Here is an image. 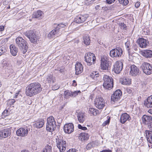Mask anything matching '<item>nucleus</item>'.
<instances>
[{"mask_svg": "<svg viewBox=\"0 0 152 152\" xmlns=\"http://www.w3.org/2000/svg\"><path fill=\"white\" fill-rule=\"evenodd\" d=\"M42 90L40 84L38 82H34L30 84L26 87V93L27 96L31 97L39 94Z\"/></svg>", "mask_w": 152, "mask_h": 152, "instance_id": "f257e3e1", "label": "nucleus"}, {"mask_svg": "<svg viewBox=\"0 0 152 152\" xmlns=\"http://www.w3.org/2000/svg\"><path fill=\"white\" fill-rule=\"evenodd\" d=\"M16 43L21 52L23 53H25L27 51L28 48V43L27 42L21 37H17L15 40Z\"/></svg>", "mask_w": 152, "mask_h": 152, "instance_id": "f03ea898", "label": "nucleus"}, {"mask_svg": "<svg viewBox=\"0 0 152 152\" xmlns=\"http://www.w3.org/2000/svg\"><path fill=\"white\" fill-rule=\"evenodd\" d=\"M56 145L59 150L60 152H64L66 149V142L63 140V137L58 136L56 138Z\"/></svg>", "mask_w": 152, "mask_h": 152, "instance_id": "7ed1b4c3", "label": "nucleus"}, {"mask_svg": "<svg viewBox=\"0 0 152 152\" xmlns=\"http://www.w3.org/2000/svg\"><path fill=\"white\" fill-rule=\"evenodd\" d=\"M47 121L46 127L47 130L49 132L54 131L56 126L54 118L53 116H50L47 118Z\"/></svg>", "mask_w": 152, "mask_h": 152, "instance_id": "20e7f679", "label": "nucleus"}, {"mask_svg": "<svg viewBox=\"0 0 152 152\" xmlns=\"http://www.w3.org/2000/svg\"><path fill=\"white\" fill-rule=\"evenodd\" d=\"M104 82L103 87L107 89H110L113 87V80L111 77L107 75H104L103 77Z\"/></svg>", "mask_w": 152, "mask_h": 152, "instance_id": "39448f33", "label": "nucleus"}, {"mask_svg": "<svg viewBox=\"0 0 152 152\" xmlns=\"http://www.w3.org/2000/svg\"><path fill=\"white\" fill-rule=\"evenodd\" d=\"M143 72L147 75L152 73V64L146 62H143L140 66Z\"/></svg>", "mask_w": 152, "mask_h": 152, "instance_id": "423d86ee", "label": "nucleus"}, {"mask_svg": "<svg viewBox=\"0 0 152 152\" xmlns=\"http://www.w3.org/2000/svg\"><path fill=\"white\" fill-rule=\"evenodd\" d=\"M109 59L108 58L104 56L101 58V67L102 69H109L111 65V62L110 61Z\"/></svg>", "mask_w": 152, "mask_h": 152, "instance_id": "0eeeda50", "label": "nucleus"}, {"mask_svg": "<svg viewBox=\"0 0 152 152\" xmlns=\"http://www.w3.org/2000/svg\"><path fill=\"white\" fill-rule=\"evenodd\" d=\"M85 61L87 63L88 65L90 66L94 63L96 60L95 55L93 53L88 52L86 53L85 56Z\"/></svg>", "mask_w": 152, "mask_h": 152, "instance_id": "6e6552de", "label": "nucleus"}, {"mask_svg": "<svg viewBox=\"0 0 152 152\" xmlns=\"http://www.w3.org/2000/svg\"><path fill=\"white\" fill-rule=\"evenodd\" d=\"M123 53V50L121 48L116 47V48L110 50V55L113 58L120 57L121 56Z\"/></svg>", "mask_w": 152, "mask_h": 152, "instance_id": "1a4fd4ad", "label": "nucleus"}, {"mask_svg": "<svg viewBox=\"0 0 152 152\" xmlns=\"http://www.w3.org/2000/svg\"><path fill=\"white\" fill-rule=\"evenodd\" d=\"M24 34L29 39L32 43H36L37 42V36L33 31H27L24 32Z\"/></svg>", "mask_w": 152, "mask_h": 152, "instance_id": "9d476101", "label": "nucleus"}, {"mask_svg": "<svg viewBox=\"0 0 152 152\" xmlns=\"http://www.w3.org/2000/svg\"><path fill=\"white\" fill-rule=\"evenodd\" d=\"M95 106L98 109H102L104 106L105 102L101 97L96 98L94 101Z\"/></svg>", "mask_w": 152, "mask_h": 152, "instance_id": "9b49d317", "label": "nucleus"}, {"mask_svg": "<svg viewBox=\"0 0 152 152\" xmlns=\"http://www.w3.org/2000/svg\"><path fill=\"white\" fill-rule=\"evenodd\" d=\"M123 64L121 61H117L113 65V71L117 74L120 73L123 68Z\"/></svg>", "mask_w": 152, "mask_h": 152, "instance_id": "f8f14e48", "label": "nucleus"}, {"mask_svg": "<svg viewBox=\"0 0 152 152\" xmlns=\"http://www.w3.org/2000/svg\"><path fill=\"white\" fill-rule=\"evenodd\" d=\"M88 17V15L87 14L79 15L75 18V20L77 23H82L86 21Z\"/></svg>", "mask_w": 152, "mask_h": 152, "instance_id": "ddd939ff", "label": "nucleus"}, {"mask_svg": "<svg viewBox=\"0 0 152 152\" xmlns=\"http://www.w3.org/2000/svg\"><path fill=\"white\" fill-rule=\"evenodd\" d=\"M64 132L66 133L70 134L74 130V126L72 123L65 124L64 126Z\"/></svg>", "mask_w": 152, "mask_h": 152, "instance_id": "4468645a", "label": "nucleus"}, {"mask_svg": "<svg viewBox=\"0 0 152 152\" xmlns=\"http://www.w3.org/2000/svg\"><path fill=\"white\" fill-rule=\"evenodd\" d=\"M10 134L11 130L10 129L5 128L2 129L0 132V139L8 137Z\"/></svg>", "mask_w": 152, "mask_h": 152, "instance_id": "2eb2a0df", "label": "nucleus"}, {"mask_svg": "<svg viewBox=\"0 0 152 152\" xmlns=\"http://www.w3.org/2000/svg\"><path fill=\"white\" fill-rule=\"evenodd\" d=\"M138 43L141 48H145L149 46V42L148 40L140 38L137 40Z\"/></svg>", "mask_w": 152, "mask_h": 152, "instance_id": "dca6fc26", "label": "nucleus"}, {"mask_svg": "<svg viewBox=\"0 0 152 152\" xmlns=\"http://www.w3.org/2000/svg\"><path fill=\"white\" fill-rule=\"evenodd\" d=\"M28 132V129H27L20 128L17 130L16 134L18 136L24 137L27 135Z\"/></svg>", "mask_w": 152, "mask_h": 152, "instance_id": "f3484780", "label": "nucleus"}, {"mask_svg": "<svg viewBox=\"0 0 152 152\" xmlns=\"http://www.w3.org/2000/svg\"><path fill=\"white\" fill-rule=\"evenodd\" d=\"M142 119L143 124L148 126L152 121V117L145 115L142 117Z\"/></svg>", "mask_w": 152, "mask_h": 152, "instance_id": "a211bd4d", "label": "nucleus"}, {"mask_svg": "<svg viewBox=\"0 0 152 152\" xmlns=\"http://www.w3.org/2000/svg\"><path fill=\"white\" fill-rule=\"evenodd\" d=\"M131 70L130 75L132 76H135L138 75L139 69L134 65H132L131 66Z\"/></svg>", "mask_w": 152, "mask_h": 152, "instance_id": "6ab92c4d", "label": "nucleus"}, {"mask_svg": "<svg viewBox=\"0 0 152 152\" xmlns=\"http://www.w3.org/2000/svg\"><path fill=\"white\" fill-rule=\"evenodd\" d=\"M131 117L127 113H124L122 114L121 116L120 121L121 123L124 124L127 121H129Z\"/></svg>", "mask_w": 152, "mask_h": 152, "instance_id": "aec40b11", "label": "nucleus"}, {"mask_svg": "<svg viewBox=\"0 0 152 152\" xmlns=\"http://www.w3.org/2000/svg\"><path fill=\"white\" fill-rule=\"evenodd\" d=\"M75 74L77 75H79L82 73L83 70V68L82 64L79 62H77L75 64Z\"/></svg>", "mask_w": 152, "mask_h": 152, "instance_id": "412c9836", "label": "nucleus"}, {"mask_svg": "<svg viewBox=\"0 0 152 152\" xmlns=\"http://www.w3.org/2000/svg\"><path fill=\"white\" fill-rule=\"evenodd\" d=\"M141 54L147 58L152 57V51L150 50H146L141 52Z\"/></svg>", "mask_w": 152, "mask_h": 152, "instance_id": "4be33fe9", "label": "nucleus"}, {"mask_svg": "<svg viewBox=\"0 0 152 152\" xmlns=\"http://www.w3.org/2000/svg\"><path fill=\"white\" fill-rule=\"evenodd\" d=\"M59 26H57L55 29L50 32L48 35V38H50L51 37H53L54 35H56L57 34H58L59 31Z\"/></svg>", "mask_w": 152, "mask_h": 152, "instance_id": "5701e85b", "label": "nucleus"}, {"mask_svg": "<svg viewBox=\"0 0 152 152\" xmlns=\"http://www.w3.org/2000/svg\"><path fill=\"white\" fill-rule=\"evenodd\" d=\"M144 105L148 108L152 107V96L148 97L147 99L145 101Z\"/></svg>", "mask_w": 152, "mask_h": 152, "instance_id": "b1692460", "label": "nucleus"}, {"mask_svg": "<svg viewBox=\"0 0 152 152\" xmlns=\"http://www.w3.org/2000/svg\"><path fill=\"white\" fill-rule=\"evenodd\" d=\"M145 133L148 141L152 143V131L147 130L145 131Z\"/></svg>", "mask_w": 152, "mask_h": 152, "instance_id": "393cba45", "label": "nucleus"}, {"mask_svg": "<svg viewBox=\"0 0 152 152\" xmlns=\"http://www.w3.org/2000/svg\"><path fill=\"white\" fill-rule=\"evenodd\" d=\"M85 114L82 112H80L77 114L78 120L80 123H83L85 120Z\"/></svg>", "mask_w": 152, "mask_h": 152, "instance_id": "a878e982", "label": "nucleus"}, {"mask_svg": "<svg viewBox=\"0 0 152 152\" xmlns=\"http://www.w3.org/2000/svg\"><path fill=\"white\" fill-rule=\"evenodd\" d=\"M120 81L123 85H129L131 83V80L126 77L121 78Z\"/></svg>", "mask_w": 152, "mask_h": 152, "instance_id": "bb28decb", "label": "nucleus"}, {"mask_svg": "<svg viewBox=\"0 0 152 152\" xmlns=\"http://www.w3.org/2000/svg\"><path fill=\"white\" fill-rule=\"evenodd\" d=\"M10 51L12 55L15 56L17 55L18 52V48L13 45H11L10 46Z\"/></svg>", "mask_w": 152, "mask_h": 152, "instance_id": "cd10ccee", "label": "nucleus"}, {"mask_svg": "<svg viewBox=\"0 0 152 152\" xmlns=\"http://www.w3.org/2000/svg\"><path fill=\"white\" fill-rule=\"evenodd\" d=\"M43 12L40 10H38L34 12L33 14L32 17L34 18H39L40 19L42 17Z\"/></svg>", "mask_w": 152, "mask_h": 152, "instance_id": "c85d7f7f", "label": "nucleus"}, {"mask_svg": "<svg viewBox=\"0 0 152 152\" xmlns=\"http://www.w3.org/2000/svg\"><path fill=\"white\" fill-rule=\"evenodd\" d=\"M89 135L88 134L84 133H81L79 136V138L81 141H84L87 140L88 139Z\"/></svg>", "mask_w": 152, "mask_h": 152, "instance_id": "c756f323", "label": "nucleus"}, {"mask_svg": "<svg viewBox=\"0 0 152 152\" xmlns=\"http://www.w3.org/2000/svg\"><path fill=\"white\" fill-rule=\"evenodd\" d=\"M44 124V121L42 119L38 120L35 123V125L36 127L40 128L42 127Z\"/></svg>", "mask_w": 152, "mask_h": 152, "instance_id": "7c9ffc66", "label": "nucleus"}, {"mask_svg": "<svg viewBox=\"0 0 152 152\" xmlns=\"http://www.w3.org/2000/svg\"><path fill=\"white\" fill-rule=\"evenodd\" d=\"M46 79L48 83H54L56 81L55 77L52 75L47 76Z\"/></svg>", "mask_w": 152, "mask_h": 152, "instance_id": "2f4dec72", "label": "nucleus"}, {"mask_svg": "<svg viewBox=\"0 0 152 152\" xmlns=\"http://www.w3.org/2000/svg\"><path fill=\"white\" fill-rule=\"evenodd\" d=\"M88 112L89 113L94 116H96L99 113V110H98L92 107L89 108Z\"/></svg>", "mask_w": 152, "mask_h": 152, "instance_id": "473e14b6", "label": "nucleus"}, {"mask_svg": "<svg viewBox=\"0 0 152 152\" xmlns=\"http://www.w3.org/2000/svg\"><path fill=\"white\" fill-rule=\"evenodd\" d=\"M41 152H52V146L51 145H47L43 149Z\"/></svg>", "mask_w": 152, "mask_h": 152, "instance_id": "72a5a7b5", "label": "nucleus"}, {"mask_svg": "<svg viewBox=\"0 0 152 152\" xmlns=\"http://www.w3.org/2000/svg\"><path fill=\"white\" fill-rule=\"evenodd\" d=\"M83 39L84 43L86 45H89L90 43V39L88 36H84L83 37Z\"/></svg>", "mask_w": 152, "mask_h": 152, "instance_id": "f704fd0d", "label": "nucleus"}, {"mask_svg": "<svg viewBox=\"0 0 152 152\" xmlns=\"http://www.w3.org/2000/svg\"><path fill=\"white\" fill-rule=\"evenodd\" d=\"M99 74L98 72H93L90 75V77L94 80H96L97 77H99Z\"/></svg>", "mask_w": 152, "mask_h": 152, "instance_id": "c9c22d12", "label": "nucleus"}, {"mask_svg": "<svg viewBox=\"0 0 152 152\" xmlns=\"http://www.w3.org/2000/svg\"><path fill=\"white\" fill-rule=\"evenodd\" d=\"M64 95L65 98L69 99L70 97L72 96L71 91L69 90L65 91Z\"/></svg>", "mask_w": 152, "mask_h": 152, "instance_id": "e433bc0d", "label": "nucleus"}, {"mask_svg": "<svg viewBox=\"0 0 152 152\" xmlns=\"http://www.w3.org/2000/svg\"><path fill=\"white\" fill-rule=\"evenodd\" d=\"M115 95L117 96V97H119L120 98V97L122 95V93L121 90H116L113 93V96Z\"/></svg>", "mask_w": 152, "mask_h": 152, "instance_id": "4c0bfd02", "label": "nucleus"}, {"mask_svg": "<svg viewBox=\"0 0 152 152\" xmlns=\"http://www.w3.org/2000/svg\"><path fill=\"white\" fill-rule=\"evenodd\" d=\"M117 96L115 95V96H113V94H112L111 96V99L112 101H113L115 102H117L119 99H120V98L117 97Z\"/></svg>", "mask_w": 152, "mask_h": 152, "instance_id": "58836bf2", "label": "nucleus"}, {"mask_svg": "<svg viewBox=\"0 0 152 152\" xmlns=\"http://www.w3.org/2000/svg\"><path fill=\"white\" fill-rule=\"evenodd\" d=\"M7 51L4 46H2L0 47V56L5 53Z\"/></svg>", "mask_w": 152, "mask_h": 152, "instance_id": "ea45409f", "label": "nucleus"}, {"mask_svg": "<svg viewBox=\"0 0 152 152\" xmlns=\"http://www.w3.org/2000/svg\"><path fill=\"white\" fill-rule=\"evenodd\" d=\"M119 3L123 5L126 6L129 3L128 0H118Z\"/></svg>", "mask_w": 152, "mask_h": 152, "instance_id": "a19ab883", "label": "nucleus"}, {"mask_svg": "<svg viewBox=\"0 0 152 152\" xmlns=\"http://www.w3.org/2000/svg\"><path fill=\"white\" fill-rule=\"evenodd\" d=\"M81 92L80 91H75L73 92H71L72 96L75 97L78 95V93H80Z\"/></svg>", "mask_w": 152, "mask_h": 152, "instance_id": "79ce46f5", "label": "nucleus"}, {"mask_svg": "<svg viewBox=\"0 0 152 152\" xmlns=\"http://www.w3.org/2000/svg\"><path fill=\"white\" fill-rule=\"evenodd\" d=\"M126 46L127 48L128 53H129L130 52V49L129 48L130 44L129 42L127 41L125 43Z\"/></svg>", "mask_w": 152, "mask_h": 152, "instance_id": "37998d69", "label": "nucleus"}, {"mask_svg": "<svg viewBox=\"0 0 152 152\" xmlns=\"http://www.w3.org/2000/svg\"><path fill=\"white\" fill-rule=\"evenodd\" d=\"M15 101L14 99H10L8 100L7 104H8L11 106L15 102Z\"/></svg>", "mask_w": 152, "mask_h": 152, "instance_id": "c03bdc74", "label": "nucleus"}, {"mask_svg": "<svg viewBox=\"0 0 152 152\" xmlns=\"http://www.w3.org/2000/svg\"><path fill=\"white\" fill-rule=\"evenodd\" d=\"M110 121V117L108 118L107 120L105 121L102 124V126H105L106 125L109 124Z\"/></svg>", "mask_w": 152, "mask_h": 152, "instance_id": "a18cd8bd", "label": "nucleus"}, {"mask_svg": "<svg viewBox=\"0 0 152 152\" xmlns=\"http://www.w3.org/2000/svg\"><path fill=\"white\" fill-rule=\"evenodd\" d=\"M78 128L83 130H86L87 129V128L85 126H83L80 124H78Z\"/></svg>", "mask_w": 152, "mask_h": 152, "instance_id": "49530a36", "label": "nucleus"}, {"mask_svg": "<svg viewBox=\"0 0 152 152\" xmlns=\"http://www.w3.org/2000/svg\"><path fill=\"white\" fill-rule=\"evenodd\" d=\"M2 114L5 116L8 115L9 114V112L8 110H5L2 113Z\"/></svg>", "mask_w": 152, "mask_h": 152, "instance_id": "de8ad7c7", "label": "nucleus"}, {"mask_svg": "<svg viewBox=\"0 0 152 152\" xmlns=\"http://www.w3.org/2000/svg\"><path fill=\"white\" fill-rule=\"evenodd\" d=\"M120 26H121V28L123 29L126 30V26L124 23H121L120 24Z\"/></svg>", "mask_w": 152, "mask_h": 152, "instance_id": "09e8293b", "label": "nucleus"}, {"mask_svg": "<svg viewBox=\"0 0 152 152\" xmlns=\"http://www.w3.org/2000/svg\"><path fill=\"white\" fill-rule=\"evenodd\" d=\"M59 30L61 28H64L65 27V26H66V25L65 24H63L62 23H60L59 24H58V25L57 26H59Z\"/></svg>", "mask_w": 152, "mask_h": 152, "instance_id": "8fccbe9b", "label": "nucleus"}, {"mask_svg": "<svg viewBox=\"0 0 152 152\" xmlns=\"http://www.w3.org/2000/svg\"><path fill=\"white\" fill-rule=\"evenodd\" d=\"M95 0H86V4L89 5L92 3V1H94Z\"/></svg>", "mask_w": 152, "mask_h": 152, "instance_id": "3c124183", "label": "nucleus"}, {"mask_svg": "<svg viewBox=\"0 0 152 152\" xmlns=\"http://www.w3.org/2000/svg\"><path fill=\"white\" fill-rule=\"evenodd\" d=\"M115 0H106L107 3L109 4H111L112 2H113Z\"/></svg>", "mask_w": 152, "mask_h": 152, "instance_id": "603ef678", "label": "nucleus"}, {"mask_svg": "<svg viewBox=\"0 0 152 152\" xmlns=\"http://www.w3.org/2000/svg\"><path fill=\"white\" fill-rule=\"evenodd\" d=\"M140 5V3L139 2H137L135 4V6L136 8L138 7Z\"/></svg>", "mask_w": 152, "mask_h": 152, "instance_id": "864d4df0", "label": "nucleus"}, {"mask_svg": "<svg viewBox=\"0 0 152 152\" xmlns=\"http://www.w3.org/2000/svg\"><path fill=\"white\" fill-rule=\"evenodd\" d=\"M126 91H127V92L129 94L131 93L132 91V89H131L129 88H127V89H126Z\"/></svg>", "mask_w": 152, "mask_h": 152, "instance_id": "5fc2aeb1", "label": "nucleus"}, {"mask_svg": "<svg viewBox=\"0 0 152 152\" xmlns=\"http://www.w3.org/2000/svg\"><path fill=\"white\" fill-rule=\"evenodd\" d=\"M148 127H149V129L152 130V122H151V123L148 125Z\"/></svg>", "mask_w": 152, "mask_h": 152, "instance_id": "6e6d98bb", "label": "nucleus"}, {"mask_svg": "<svg viewBox=\"0 0 152 152\" xmlns=\"http://www.w3.org/2000/svg\"><path fill=\"white\" fill-rule=\"evenodd\" d=\"M55 87V86H53L52 87V89L54 90H56L58 89L59 88V87L58 86L57 87Z\"/></svg>", "mask_w": 152, "mask_h": 152, "instance_id": "4d7b16f0", "label": "nucleus"}, {"mask_svg": "<svg viewBox=\"0 0 152 152\" xmlns=\"http://www.w3.org/2000/svg\"><path fill=\"white\" fill-rule=\"evenodd\" d=\"M100 152H112L110 150H103Z\"/></svg>", "mask_w": 152, "mask_h": 152, "instance_id": "13d9d810", "label": "nucleus"}, {"mask_svg": "<svg viewBox=\"0 0 152 152\" xmlns=\"http://www.w3.org/2000/svg\"><path fill=\"white\" fill-rule=\"evenodd\" d=\"M67 152H75V149H69Z\"/></svg>", "mask_w": 152, "mask_h": 152, "instance_id": "bf43d9fd", "label": "nucleus"}, {"mask_svg": "<svg viewBox=\"0 0 152 152\" xmlns=\"http://www.w3.org/2000/svg\"><path fill=\"white\" fill-rule=\"evenodd\" d=\"M4 27L3 26H0V31H2L4 30Z\"/></svg>", "mask_w": 152, "mask_h": 152, "instance_id": "052dcab7", "label": "nucleus"}, {"mask_svg": "<svg viewBox=\"0 0 152 152\" xmlns=\"http://www.w3.org/2000/svg\"><path fill=\"white\" fill-rule=\"evenodd\" d=\"M62 122V120L61 119H58L57 120L58 123L59 124H61Z\"/></svg>", "mask_w": 152, "mask_h": 152, "instance_id": "680f3d73", "label": "nucleus"}, {"mask_svg": "<svg viewBox=\"0 0 152 152\" xmlns=\"http://www.w3.org/2000/svg\"><path fill=\"white\" fill-rule=\"evenodd\" d=\"M91 144L88 143L86 146V148L87 149H89V148H91Z\"/></svg>", "mask_w": 152, "mask_h": 152, "instance_id": "e2e57ef3", "label": "nucleus"}, {"mask_svg": "<svg viewBox=\"0 0 152 152\" xmlns=\"http://www.w3.org/2000/svg\"><path fill=\"white\" fill-rule=\"evenodd\" d=\"M100 7V5H96L95 7V8L96 10H98L99 9V8Z\"/></svg>", "mask_w": 152, "mask_h": 152, "instance_id": "0e129e2a", "label": "nucleus"}, {"mask_svg": "<svg viewBox=\"0 0 152 152\" xmlns=\"http://www.w3.org/2000/svg\"><path fill=\"white\" fill-rule=\"evenodd\" d=\"M59 71L61 73H62L64 72V69H61L59 70Z\"/></svg>", "mask_w": 152, "mask_h": 152, "instance_id": "69168bd1", "label": "nucleus"}, {"mask_svg": "<svg viewBox=\"0 0 152 152\" xmlns=\"http://www.w3.org/2000/svg\"><path fill=\"white\" fill-rule=\"evenodd\" d=\"M73 86H75L77 85L76 82L75 80H73Z\"/></svg>", "mask_w": 152, "mask_h": 152, "instance_id": "338daca9", "label": "nucleus"}, {"mask_svg": "<svg viewBox=\"0 0 152 152\" xmlns=\"http://www.w3.org/2000/svg\"><path fill=\"white\" fill-rule=\"evenodd\" d=\"M148 112L151 114H152V109H150L148 110Z\"/></svg>", "mask_w": 152, "mask_h": 152, "instance_id": "774afa93", "label": "nucleus"}]
</instances>
